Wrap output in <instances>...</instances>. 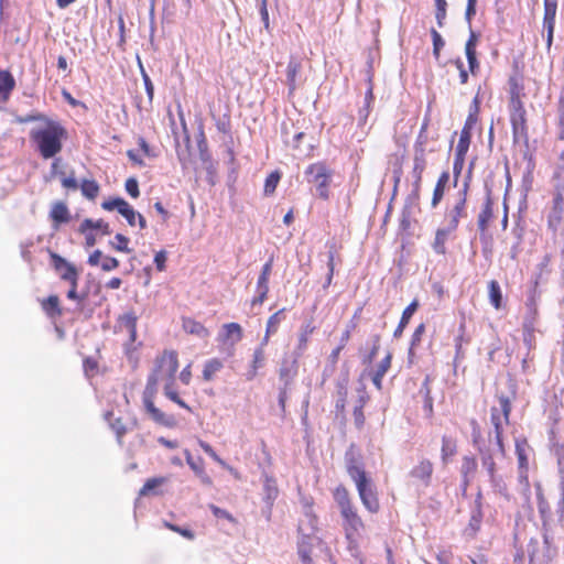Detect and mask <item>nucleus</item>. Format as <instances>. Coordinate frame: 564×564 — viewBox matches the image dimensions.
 <instances>
[{
    "instance_id": "obj_1",
    "label": "nucleus",
    "mask_w": 564,
    "mask_h": 564,
    "mask_svg": "<svg viewBox=\"0 0 564 564\" xmlns=\"http://www.w3.org/2000/svg\"><path fill=\"white\" fill-rule=\"evenodd\" d=\"M178 354L173 349H165L156 356L154 367L148 376L144 390L142 392V404L147 415L158 425L164 427H175L177 422L174 415L167 414L159 409L155 403L158 384L164 382V395L178 406L192 412V408L178 395L175 390V376L178 369Z\"/></svg>"
},
{
    "instance_id": "obj_2",
    "label": "nucleus",
    "mask_w": 564,
    "mask_h": 564,
    "mask_svg": "<svg viewBox=\"0 0 564 564\" xmlns=\"http://www.w3.org/2000/svg\"><path fill=\"white\" fill-rule=\"evenodd\" d=\"M333 497L341 518V529L347 541V547L350 552L356 553L366 532V523L344 485H338L333 490Z\"/></svg>"
},
{
    "instance_id": "obj_3",
    "label": "nucleus",
    "mask_w": 564,
    "mask_h": 564,
    "mask_svg": "<svg viewBox=\"0 0 564 564\" xmlns=\"http://www.w3.org/2000/svg\"><path fill=\"white\" fill-rule=\"evenodd\" d=\"M30 120L43 122L41 126L30 131V140L39 154L45 160L57 155L63 149L64 141L68 137L65 127L59 121L50 119L41 113L31 116L24 121Z\"/></svg>"
},
{
    "instance_id": "obj_4",
    "label": "nucleus",
    "mask_w": 564,
    "mask_h": 564,
    "mask_svg": "<svg viewBox=\"0 0 564 564\" xmlns=\"http://www.w3.org/2000/svg\"><path fill=\"white\" fill-rule=\"evenodd\" d=\"M346 471L354 480L362 506L370 513H377L380 510V502L376 486L368 476L362 456L355 445H350L345 454Z\"/></svg>"
},
{
    "instance_id": "obj_5",
    "label": "nucleus",
    "mask_w": 564,
    "mask_h": 564,
    "mask_svg": "<svg viewBox=\"0 0 564 564\" xmlns=\"http://www.w3.org/2000/svg\"><path fill=\"white\" fill-rule=\"evenodd\" d=\"M510 122L512 127L513 141L523 140L529 144V134L527 126V111L518 94L512 93L510 98Z\"/></svg>"
},
{
    "instance_id": "obj_6",
    "label": "nucleus",
    "mask_w": 564,
    "mask_h": 564,
    "mask_svg": "<svg viewBox=\"0 0 564 564\" xmlns=\"http://www.w3.org/2000/svg\"><path fill=\"white\" fill-rule=\"evenodd\" d=\"M332 174V171L324 162L310 164L305 170L307 181L316 185L317 195L324 200L329 198L328 187L330 185Z\"/></svg>"
},
{
    "instance_id": "obj_7",
    "label": "nucleus",
    "mask_w": 564,
    "mask_h": 564,
    "mask_svg": "<svg viewBox=\"0 0 564 564\" xmlns=\"http://www.w3.org/2000/svg\"><path fill=\"white\" fill-rule=\"evenodd\" d=\"M482 518V495L481 491L478 490L476 498L469 503V519L463 531L465 538L473 539L476 536L481 528Z\"/></svg>"
},
{
    "instance_id": "obj_8",
    "label": "nucleus",
    "mask_w": 564,
    "mask_h": 564,
    "mask_svg": "<svg viewBox=\"0 0 564 564\" xmlns=\"http://www.w3.org/2000/svg\"><path fill=\"white\" fill-rule=\"evenodd\" d=\"M530 445L524 437L516 438V455L518 458V479L529 486V452Z\"/></svg>"
},
{
    "instance_id": "obj_9",
    "label": "nucleus",
    "mask_w": 564,
    "mask_h": 564,
    "mask_svg": "<svg viewBox=\"0 0 564 564\" xmlns=\"http://www.w3.org/2000/svg\"><path fill=\"white\" fill-rule=\"evenodd\" d=\"M119 326L121 329L127 330L129 335V344L126 346V352L128 355L134 352L138 349V346L141 345L139 343L137 346H134V343L137 340V324H138V316L133 312H128L121 315L118 319Z\"/></svg>"
},
{
    "instance_id": "obj_10",
    "label": "nucleus",
    "mask_w": 564,
    "mask_h": 564,
    "mask_svg": "<svg viewBox=\"0 0 564 564\" xmlns=\"http://www.w3.org/2000/svg\"><path fill=\"white\" fill-rule=\"evenodd\" d=\"M564 214V197L560 187L555 188L553 194V206L547 216V226L554 232L558 229Z\"/></svg>"
},
{
    "instance_id": "obj_11",
    "label": "nucleus",
    "mask_w": 564,
    "mask_h": 564,
    "mask_svg": "<svg viewBox=\"0 0 564 564\" xmlns=\"http://www.w3.org/2000/svg\"><path fill=\"white\" fill-rule=\"evenodd\" d=\"M426 127L423 126L417 139L415 141V155H414V163H413V175L415 177V183L419 185V183L422 180V173L425 169L426 162L424 158V148L423 144L426 142V135L424 134Z\"/></svg>"
},
{
    "instance_id": "obj_12",
    "label": "nucleus",
    "mask_w": 564,
    "mask_h": 564,
    "mask_svg": "<svg viewBox=\"0 0 564 564\" xmlns=\"http://www.w3.org/2000/svg\"><path fill=\"white\" fill-rule=\"evenodd\" d=\"M186 464L194 471L195 476L199 478L200 482L206 487L214 485L213 478L208 475L205 468V462L202 457H193L188 451H185Z\"/></svg>"
},
{
    "instance_id": "obj_13",
    "label": "nucleus",
    "mask_w": 564,
    "mask_h": 564,
    "mask_svg": "<svg viewBox=\"0 0 564 564\" xmlns=\"http://www.w3.org/2000/svg\"><path fill=\"white\" fill-rule=\"evenodd\" d=\"M50 257H51L52 267L58 273L61 280L67 281L72 276L79 273L78 270L76 269V267L74 264L69 263L62 256H59L55 252H50Z\"/></svg>"
},
{
    "instance_id": "obj_14",
    "label": "nucleus",
    "mask_w": 564,
    "mask_h": 564,
    "mask_svg": "<svg viewBox=\"0 0 564 564\" xmlns=\"http://www.w3.org/2000/svg\"><path fill=\"white\" fill-rule=\"evenodd\" d=\"M469 30L470 34L465 45V54L468 61L469 70L471 72V74H475L476 70L479 68L476 55V46L479 40V33L473 31L471 25L469 26Z\"/></svg>"
},
{
    "instance_id": "obj_15",
    "label": "nucleus",
    "mask_w": 564,
    "mask_h": 564,
    "mask_svg": "<svg viewBox=\"0 0 564 564\" xmlns=\"http://www.w3.org/2000/svg\"><path fill=\"white\" fill-rule=\"evenodd\" d=\"M243 337V330L238 323H227L223 325V332L219 334V340L230 343L232 346L239 343Z\"/></svg>"
},
{
    "instance_id": "obj_16",
    "label": "nucleus",
    "mask_w": 564,
    "mask_h": 564,
    "mask_svg": "<svg viewBox=\"0 0 564 564\" xmlns=\"http://www.w3.org/2000/svg\"><path fill=\"white\" fill-rule=\"evenodd\" d=\"M302 70V62L291 56L286 66V85L289 87V95H293L296 90V79Z\"/></svg>"
},
{
    "instance_id": "obj_17",
    "label": "nucleus",
    "mask_w": 564,
    "mask_h": 564,
    "mask_svg": "<svg viewBox=\"0 0 564 564\" xmlns=\"http://www.w3.org/2000/svg\"><path fill=\"white\" fill-rule=\"evenodd\" d=\"M457 224V217L454 216L449 226L447 228L438 229L436 232L434 249L437 253H445V242L449 238V236L455 238V229Z\"/></svg>"
},
{
    "instance_id": "obj_18",
    "label": "nucleus",
    "mask_w": 564,
    "mask_h": 564,
    "mask_svg": "<svg viewBox=\"0 0 564 564\" xmlns=\"http://www.w3.org/2000/svg\"><path fill=\"white\" fill-rule=\"evenodd\" d=\"M392 354L388 351L386 357L377 365L376 369L371 373V380L378 390L382 389V379L391 368Z\"/></svg>"
},
{
    "instance_id": "obj_19",
    "label": "nucleus",
    "mask_w": 564,
    "mask_h": 564,
    "mask_svg": "<svg viewBox=\"0 0 564 564\" xmlns=\"http://www.w3.org/2000/svg\"><path fill=\"white\" fill-rule=\"evenodd\" d=\"M41 308L50 318H59L63 315L59 297L55 294L40 301Z\"/></svg>"
},
{
    "instance_id": "obj_20",
    "label": "nucleus",
    "mask_w": 564,
    "mask_h": 564,
    "mask_svg": "<svg viewBox=\"0 0 564 564\" xmlns=\"http://www.w3.org/2000/svg\"><path fill=\"white\" fill-rule=\"evenodd\" d=\"M50 218L55 228H58L61 224L68 223L70 214L66 204L64 202H55L51 208Z\"/></svg>"
},
{
    "instance_id": "obj_21",
    "label": "nucleus",
    "mask_w": 564,
    "mask_h": 564,
    "mask_svg": "<svg viewBox=\"0 0 564 564\" xmlns=\"http://www.w3.org/2000/svg\"><path fill=\"white\" fill-rule=\"evenodd\" d=\"M169 481L167 477H153L147 479L142 488L140 489V496H158L161 495L162 491L160 488Z\"/></svg>"
},
{
    "instance_id": "obj_22",
    "label": "nucleus",
    "mask_w": 564,
    "mask_h": 564,
    "mask_svg": "<svg viewBox=\"0 0 564 564\" xmlns=\"http://www.w3.org/2000/svg\"><path fill=\"white\" fill-rule=\"evenodd\" d=\"M433 473V465L430 460L423 459L421 460L413 469L411 470V476L416 480L429 484L430 478Z\"/></svg>"
},
{
    "instance_id": "obj_23",
    "label": "nucleus",
    "mask_w": 564,
    "mask_h": 564,
    "mask_svg": "<svg viewBox=\"0 0 564 564\" xmlns=\"http://www.w3.org/2000/svg\"><path fill=\"white\" fill-rule=\"evenodd\" d=\"M15 87V80L9 70L0 69V100L6 102Z\"/></svg>"
},
{
    "instance_id": "obj_24",
    "label": "nucleus",
    "mask_w": 564,
    "mask_h": 564,
    "mask_svg": "<svg viewBox=\"0 0 564 564\" xmlns=\"http://www.w3.org/2000/svg\"><path fill=\"white\" fill-rule=\"evenodd\" d=\"M417 307H419V302H417V300H414L403 310L400 322L393 332V336L395 338H399L402 336L404 328L408 326L412 315L416 312Z\"/></svg>"
},
{
    "instance_id": "obj_25",
    "label": "nucleus",
    "mask_w": 564,
    "mask_h": 564,
    "mask_svg": "<svg viewBox=\"0 0 564 564\" xmlns=\"http://www.w3.org/2000/svg\"><path fill=\"white\" fill-rule=\"evenodd\" d=\"M490 412H491L490 420L495 427L496 444H497L498 449L501 453V455H505V445H503V441H502V433H503L502 419H500V415H499L496 406H492Z\"/></svg>"
},
{
    "instance_id": "obj_26",
    "label": "nucleus",
    "mask_w": 564,
    "mask_h": 564,
    "mask_svg": "<svg viewBox=\"0 0 564 564\" xmlns=\"http://www.w3.org/2000/svg\"><path fill=\"white\" fill-rule=\"evenodd\" d=\"M183 329L191 335L205 338L209 336V330L198 321L192 317H185L182 322Z\"/></svg>"
},
{
    "instance_id": "obj_27",
    "label": "nucleus",
    "mask_w": 564,
    "mask_h": 564,
    "mask_svg": "<svg viewBox=\"0 0 564 564\" xmlns=\"http://www.w3.org/2000/svg\"><path fill=\"white\" fill-rule=\"evenodd\" d=\"M224 368V362L219 358H212L204 364L202 378L205 382L214 380L217 372Z\"/></svg>"
},
{
    "instance_id": "obj_28",
    "label": "nucleus",
    "mask_w": 564,
    "mask_h": 564,
    "mask_svg": "<svg viewBox=\"0 0 564 564\" xmlns=\"http://www.w3.org/2000/svg\"><path fill=\"white\" fill-rule=\"evenodd\" d=\"M297 373V362L293 360L291 364L283 362L279 369V378L283 382V387L290 388Z\"/></svg>"
},
{
    "instance_id": "obj_29",
    "label": "nucleus",
    "mask_w": 564,
    "mask_h": 564,
    "mask_svg": "<svg viewBox=\"0 0 564 564\" xmlns=\"http://www.w3.org/2000/svg\"><path fill=\"white\" fill-rule=\"evenodd\" d=\"M557 0H544L543 28L555 29Z\"/></svg>"
},
{
    "instance_id": "obj_30",
    "label": "nucleus",
    "mask_w": 564,
    "mask_h": 564,
    "mask_svg": "<svg viewBox=\"0 0 564 564\" xmlns=\"http://www.w3.org/2000/svg\"><path fill=\"white\" fill-rule=\"evenodd\" d=\"M94 229L101 230L102 235L110 234L109 224L104 221L102 219L93 220V219L86 218L82 221L78 230H79V232H86L88 230H94Z\"/></svg>"
},
{
    "instance_id": "obj_31",
    "label": "nucleus",
    "mask_w": 564,
    "mask_h": 564,
    "mask_svg": "<svg viewBox=\"0 0 564 564\" xmlns=\"http://www.w3.org/2000/svg\"><path fill=\"white\" fill-rule=\"evenodd\" d=\"M524 159H528V161H529L528 169H527V171L524 172V174L522 176V189L524 192V197L523 198L525 199L527 198V194L532 188L534 162H533L532 154H530L529 152L524 153Z\"/></svg>"
},
{
    "instance_id": "obj_32",
    "label": "nucleus",
    "mask_w": 564,
    "mask_h": 564,
    "mask_svg": "<svg viewBox=\"0 0 564 564\" xmlns=\"http://www.w3.org/2000/svg\"><path fill=\"white\" fill-rule=\"evenodd\" d=\"M492 217V202L490 198V194L488 193L486 203L484 205L482 210L478 216V228L480 231H486L488 224Z\"/></svg>"
},
{
    "instance_id": "obj_33",
    "label": "nucleus",
    "mask_w": 564,
    "mask_h": 564,
    "mask_svg": "<svg viewBox=\"0 0 564 564\" xmlns=\"http://www.w3.org/2000/svg\"><path fill=\"white\" fill-rule=\"evenodd\" d=\"M80 191L84 197L89 200H95L100 193V186L95 180H83Z\"/></svg>"
},
{
    "instance_id": "obj_34",
    "label": "nucleus",
    "mask_w": 564,
    "mask_h": 564,
    "mask_svg": "<svg viewBox=\"0 0 564 564\" xmlns=\"http://www.w3.org/2000/svg\"><path fill=\"white\" fill-rule=\"evenodd\" d=\"M536 500L538 509L544 523L551 519V509L547 500L545 499L542 487L540 484L536 485Z\"/></svg>"
},
{
    "instance_id": "obj_35",
    "label": "nucleus",
    "mask_w": 564,
    "mask_h": 564,
    "mask_svg": "<svg viewBox=\"0 0 564 564\" xmlns=\"http://www.w3.org/2000/svg\"><path fill=\"white\" fill-rule=\"evenodd\" d=\"M448 182H449V174L447 172H443L440 175L437 183L435 185V188H434L433 198H432L433 206L437 205L441 202V199L443 198L444 192H445V188H446Z\"/></svg>"
},
{
    "instance_id": "obj_36",
    "label": "nucleus",
    "mask_w": 564,
    "mask_h": 564,
    "mask_svg": "<svg viewBox=\"0 0 564 564\" xmlns=\"http://www.w3.org/2000/svg\"><path fill=\"white\" fill-rule=\"evenodd\" d=\"M315 332V326L312 324V322H308L307 324L303 325L301 328V332L299 334L297 339V350L300 352H303L306 350L310 337Z\"/></svg>"
},
{
    "instance_id": "obj_37",
    "label": "nucleus",
    "mask_w": 564,
    "mask_h": 564,
    "mask_svg": "<svg viewBox=\"0 0 564 564\" xmlns=\"http://www.w3.org/2000/svg\"><path fill=\"white\" fill-rule=\"evenodd\" d=\"M263 490L267 503L272 506L273 501L276 499L279 495L276 481L271 477H267L264 480Z\"/></svg>"
},
{
    "instance_id": "obj_38",
    "label": "nucleus",
    "mask_w": 564,
    "mask_h": 564,
    "mask_svg": "<svg viewBox=\"0 0 564 564\" xmlns=\"http://www.w3.org/2000/svg\"><path fill=\"white\" fill-rule=\"evenodd\" d=\"M273 268V257L263 264L257 281V289H269V279Z\"/></svg>"
},
{
    "instance_id": "obj_39",
    "label": "nucleus",
    "mask_w": 564,
    "mask_h": 564,
    "mask_svg": "<svg viewBox=\"0 0 564 564\" xmlns=\"http://www.w3.org/2000/svg\"><path fill=\"white\" fill-rule=\"evenodd\" d=\"M488 290L490 303L496 308H500L502 305V292L499 283L496 280H491L488 284Z\"/></svg>"
},
{
    "instance_id": "obj_40",
    "label": "nucleus",
    "mask_w": 564,
    "mask_h": 564,
    "mask_svg": "<svg viewBox=\"0 0 564 564\" xmlns=\"http://www.w3.org/2000/svg\"><path fill=\"white\" fill-rule=\"evenodd\" d=\"M280 180L281 173L279 171H273L267 176L263 187L265 196H271L275 192Z\"/></svg>"
},
{
    "instance_id": "obj_41",
    "label": "nucleus",
    "mask_w": 564,
    "mask_h": 564,
    "mask_svg": "<svg viewBox=\"0 0 564 564\" xmlns=\"http://www.w3.org/2000/svg\"><path fill=\"white\" fill-rule=\"evenodd\" d=\"M478 112H479V99H478V96H475V98L473 99V102L469 107V115H468L465 126L463 128L464 130L470 131L473 129L474 124L477 122Z\"/></svg>"
},
{
    "instance_id": "obj_42",
    "label": "nucleus",
    "mask_w": 564,
    "mask_h": 564,
    "mask_svg": "<svg viewBox=\"0 0 564 564\" xmlns=\"http://www.w3.org/2000/svg\"><path fill=\"white\" fill-rule=\"evenodd\" d=\"M366 398H360L359 403L355 406L352 415H354V423L357 429H362L366 422V417L364 414V408L366 405Z\"/></svg>"
},
{
    "instance_id": "obj_43",
    "label": "nucleus",
    "mask_w": 564,
    "mask_h": 564,
    "mask_svg": "<svg viewBox=\"0 0 564 564\" xmlns=\"http://www.w3.org/2000/svg\"><path fill=\"white\" fill-rule=\"evenodd\" d=\"M127 204L128 202L121 197H111L109 199L104 200L101 203V207L102 209L108 212L117 210L118 213H121Z\"/></svg>"
},
{
    "instance_id": "obj_44",
    "label": "nucleus",
    "mask_w": 564,
    "mask_h": 564,
    "mask_svg": "<svg viewBox=\"0 0 564 564\" xmlns=\"http://www.w3.org/2000/svg\"><path fill=\"white\" fill-rule=\"evenodd\" d=\"M500 408H496L500 417L502 416L506 424H509V417L511 413V401L509 397L501 394L498 397Z\"/></svg>"
},
{
    "instance_id": "obj_45",
    "label": "nucleus",
    "mask_w": 564,
    "mask_h": 564,
    "mask_svg": "<svg viewBox=\"0 0 564 564\" xmlns=\"http://www.w3.org/2000/svg\"><path fill=\"white\" fill-rule=\"evenodd\" d=\"M424 334H425V324L421 323V324H419L416 326V328L414 329V332L412 334L411 343H410V348H409V354L410 355H413L415 348L421 345L422 337H423Z\"/></svg>"
},
{
    "instance_id": "obj_46",
    "label": "nucleus",
    "mask_w": 564,
    "mask_h": 564,
    "mask_svg": "<svg viewBox=\"0 0 564 564\" xmlns=\"http://www.w3.org/2000/svg\"><path fill=\"white\" fill-rule=\"evenodd\" d=\"M264 361V349L262 347H259L253 352V358L251 362V372L249 376V379H252L257 376V371L260 367L263 366Z\"/></svg>"
},
{
    "instance_id": "obj_47",
    "label": "nucleus",
    "mask_w": 564,
    "mask_h": 564,
    "mask_svg": "<svg viewBox=\"0 0 564 564\" xmlns=\"http://www.w3.org/2000/svg\"><path fill=\"white\" fill-rule=\"evenodd\" d=\"M284 311L285 308H281L268 318L265 328L268 330V334H275L278 332L279 325L283 319L282 314Z\"/></svg>"
},
{
    "instance_id": "obj_48",
    "label": "nucleus",
    "mask_w": 564,
    "mask_h": 564,
    "mask_svg": "<svg viewBox=\"0 0 564 564\" xmlns=\"http://www.w3.org/2000/svg\"><path fill=\"white\" fill-rule=\"evenodd\" d=\"M528 313L525 314L522 323V328H527V325H531V327H535L538 321V308L533 302L528 303Z\"/></svg>"
},
{
    "instance_id": "obj_49",
    "label": "nucleus",
    "mask_w": 564,
    "mask_h": 564,
    "mask_svg": "<svg viewBox=\"0 0 564 564\" xmlns=\"http://www.w3.org/2000/svg\"><path fill=\"white\" fill-rule=\"evenodd\" d=\"M209 510L212 511L215 518L225 519L235 525L238 524V520L229 511L221 509L215 505H210Z\"/></svg>"
},
{
    "instance_id": "obj_50",
    "label": "nucleus",
    "mask_w": 564,
    "mask_h": 564,
    "mask_svg": "<svg viewBox=\"0 0 564 564\" xmlns=\"http://www.w3.org/2000/svg\"><path fill=\"white\" fill-rule=\"evenodd\" d=\"M200 448L216 463H218L221 467L231 470V467H229L224 459H221L217 453L214 451V448L206 442L199 441Z\"/></svg>"
},
{
    "instance_id": "obj_51",
    "label": "nucleus",
    "mask_w": 564,
    "mask_h": 564,
    "mask_svg": "<svg viewBox=\"0 0 564 564\" xmlns=\"http://www.w3.org/2000/svg\"><path fill=\"white\" fill-rule=\"evenodd\" d=\"M200 448L216 463H218L221 467L231 470V467H229L224 459H221L217 453L214 451V448L206 442L199 441Z\"/></svg>"
},
{
    "instance_id": "obj_52",
    "label": "nucleus",
    "mask_w": 564,
    "mask_h": 564,
    "mask_svg": "<svg viewBox=\"0 0 564 564\" xmlns=\"http://www.w3.org/2000/svg\"><path fill=\"white\" fill-rule=\"evenodd\" d=\"M200 448L216 463H218L221 467L231 470V467H229L224 459H221L217 453L214 451V448L206 442L199 441Z\"/></svg>"
},
{
    "instance_id": "obj_53",
    "label": "nucleus",
    "mask_w": 564,
    "mask_h": 564,
    "mask_svg": "<svg viewBox=\"0 0 564 564\" xmlns=\"http://www.w3.org/2000/svg\"><path fill=\"white\" fill-rule=\"evenodd\" d=\"M373 99H375V96H373V91H372V85L370 84L369 88L367 89L366 95H365V108L360 111V120L364 122L367 120V118L370 113V108H371V104L373 102Z\"/></svg>"
},
{
    "instance_id": "obj_54",
    "label": "nucleus",
    "mask_w": 564,
    "mask_h": 564,
    "mask_svg": "<svg viewBox=\"0 0 564 564\" xmlns=\"http://www.w3.org/2000/svg\"><path fill=\"white\" fill-rule=\"evenodd\" d=\"M456 453V444L454 441L443 438L442 446V458L446 463L448 459H453Z\"/></svg>"
},
{
    "instance_id": "obj_55",
    "label": "nucleus",
    "mask_w": 564,
    "mask_h": 564,
    "mask_svg": "<svg viewBox=\"0 0 564 564\" xmlns=\"http://www.w3.org/2000/svg\"><path fill=\"white\" fill-rule=\"evenodd\" d=\"M523 329V344L528 348V350H532L535 348V327H531V325H527V328Z\"/></svg>"
},
{
    "instance_id": "obj_56",
    "label": "nucleus",
    "mask_w": 564,
    "mask_h": 564,
    "mask_svg": "<svg viewBox=\"0 0 564 564\" xmlns=\"http://www.w3.org/2000/svg\"><path fill=\"white\" fill-rule=\"evenodd\" d=\"M479 451L481 454V462L484 468L488 471L490 477H494L496 464L494 462L491 454L489 453V451H482L481 448H479Z\"/></svg>"
},
{
    "instance_id": "obj_57",
    "label": "nucleus",
    "mask_w": 564,
    "mask_h": 564,
    "mask_svg": "<svg viewBox=\"0 0 564 564\" xmlns=\"http://www.w3.org/2000/svg\"><path fill=\"white\" fill-rule=\"evenodd\" d=\"M311 552H312V549L307 543L302 542L299 545L297 554L303 564H314L313 558L311 556Z\"/></svg>"
},
{
    "instance_id": "obj_58",
    "label": "nucleus",
    "mask_w": 564,
    "mask_h": 564,
    "mask_svg": "<svg viewBox=\"0 0 564 564\" xmlns=\"http://www.w3.org/2000/svg\"><path fill=\"white\" fill-rule=\"evenodd\" d=\"M112 431L116 433L118 441L121 443V438L127 433V426L121 417H117L110 422Z\"/></svg>"
},
{
    "instance_id": "obj_59",
    "label": "nucleus",
    "mask_w": 564,
    "mask_h": 564,
    "mask_svg": "<svg viewBox=\"0 0 564 564\" xmlns=\"http://www.w3.org/2000/svg\"><path fill=\"white\" fill-rule=\"evenodd\" d=\"M335 257H336V249H335V246L333 245L330 247V250L328 252V262H327V267H328V274H327V280H326V285H330L332 283V280H333V276H334V271H335Z\"/></svg>"
},
{
    "instance_id": "obj_60",
    "label": "nucleus",
    "mask_w": 564,
    "mask_h": 564,
    "mask_svg": "<svg viewBox=\"0 0 564 564\" xmlns=\"http://www.w3.org/2000/svg\"><path fill=\"white\" fill-rule=\"evenodd\" d=\"M85 375L88 377H93L98 371V361L93 357H87L83 362Z\"/></svg>"
},
{
    "instance_id": "obj_61",
    "label": "nucleus",
    "mask_w": 564,
    "mask_h": 564,
    "mask_svg": "<svg viewBox=\"0 0 564 564\" xmlns=\"http://www.w3.org/2000/svg\"><path fill=\"white\" fill-rule=\"evenodd\" d=\"M115 240H116V243H112V247L117 251H121V252H126V253L131 252V250L128 248L129 238H127L122 234H117L115 236Z\"/></svg>"
},
{
    "instance_id": "obj_62",
    "label": "nucleus",
    "mask_w": 564,
    "mask_h": 564,
    "mask_svg": "<svg viewBox=\"0 0 564 564\" xmlns=\"http://www.w3.org/2000/svg\"><path fill=\"white\" fill-rule=\"evenodd\" d=\"M124 188L132 198L140 196L139 183L134 177H130L126 181Z\"/></svg>"
},
{
    "instance_id": "obj_63",
    "label": "nucleus",
    "mask_w": 564,
    "mask_h": 564,
    "mask_svg": "<svg viewBox=\"0 0 564 564\" xmlns=\"http://www.w3.org/2000/svg\"><path fill=\"white\" fill-rule=\"evenodd\" d=\"M119 214L122 215L126 218L127 223L130 226H134L135 225L138 213L133 209V207L129 203L124 206L122 212L119 213Z\"/></svg>"
},
{
    "instance_id": "obj_64",
    "label": "nucleus",
    "mask_w": 564,
    "mask_h": 564,
    "mask_svg": "<svg viewBox=\"0 0 564 564\" xmlns=\"http://www.w3.org/2000/svg\"><path fill=\"white\" fill-rule=\"evenodd\" d=\"M435 6H436V20H437V24L438 26H442L443 25V20L445 19V15H446V1L445 0H435Z\"/></svg>"
}]
</instances>
